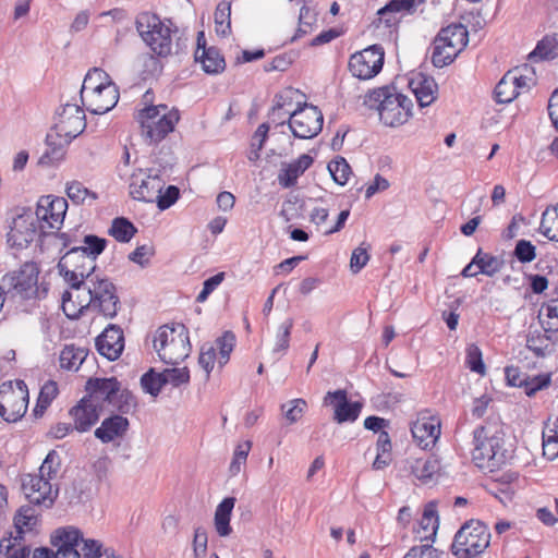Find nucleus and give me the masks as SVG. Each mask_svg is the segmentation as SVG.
<instances>
[{
	"label": "nucleus",
	"instance_id": "f257e3e1",
	"mask_svg": "<svg viewBox=\"0 0 558 558\" xmlns=\"http://www.w3.org/2000/svg\"><path fill=\"white\" fill-rule=\"evenodd\" d=\"M63 313L77 318L84 310H92L105 317L117 315L119 296L116 286L106 277L94 275L74 291H64L61 296Z\"/></svg>",
	"mask_w": 558,
	"mask_h": 558
},
{
	"label": "nucleus",
	"instance_id": "f03ea898",
	"mask_svg": "<svg viewBox=\"0 0 558 558\" xmlns=\"http://www.w3.org/2000/svg\"><path fill=\"white\" fill-rule=\"evenodd\" d=\"M364 106L374 110L379 121L389 128H399L413 117L414 104L392 83L369 90L364 96Z\"/></svg>",
	"mask_w": 558,
	"mask_h": 558
},
{
	"label": "nucleus",
	"instance_id": "7ed1b4c3",
	"mask_svg": "<svg viewBox=\"0 0 558 558\" xmlns=\"http://www.w3.org/2000/svg\"><path fill=\"white\" fill-rule=\"evenodd\" d=\"M136 29L151 51L159 57L187 53L189 38L172 29L156 14L144 13L136 19Z\"/></svg>",
	"mask_w": 558,
	"mask_h": 558
},
{
	"label": "nucleus",
	"instance_id": "20e7f679",
	"mask_svg": "<svg viewBox=\"0 0 558 558\" xmlns=\"http://www.w3.org/2000/svg\"><path fill=\"white\" fill-rule=\"evenodd\" d=\"M60 466L59 453L51 450L43 461L38 474L23 475L22 490L31 504L45 508L52 507L59 494V487L54 481Z\"/></svg>",
	"mask_w": 558,
	"mask_h": 558
},
{
	"label": "nucleus",
	"instance_id": "39448f33",
	"mask_svg": "<svg viewBox=\"0 0 558 558\" xmlns=\"http://www.w3.org/2000/svg\"><path fill=\"white\" fill-rule=\"evenodd\" d=\"M472 460L486 472H494L506 463L508 450L505 448V433L496 424L476 427L473 432Z\"/></svg>",
	"mask_w": 558,
	"mask_h": 558
},
{
	"label": "nucleus",
	"instance_id": "423d86ee",
	"mask_svg": "<svg viewBox=\"0 0 558 558\" xmlns=\"http://www.w3.org/2000/svg\"><path fill=\"white\" fill-rule=\"evenodd\" d=\"M81 97L94 114L110 111L119 100V90L108 72H87L81 88Z\"/></svg>",
	"mask_w": 558,
	"mask_h": 558
},
{
	"label": "nucleus",
	"instance_id": "0eeeda50",
	"mask_svg": "<svg viewBox=\"0 0 558 558\" xmlns=\"http://www.w3.org/2000/svg\"><path fill=\"white\" fill-rule=\"evenodd\" d=\"M140 124L143 140L151 145L161 142L169 133L173 132L180 120L179 110H168L167 105L146 106L134 114Z\"/></svg>",
	"mask_w": 558,
	"mask_h": 558
},
{
	"label": "nucleus",
	"instance_id": "6e6552de",
	"mask_svg": "<svg viewBox=\"0 0 558 558\" xmlns=\"http://www.w3.org/2000/svg\"><path fill=\"white\" fill-rule=\"evenodd\" d=\"M153 347L166 364H179L191 353L187 328L180 323L159 327L153 338Z\"/></svg>",
	"mask_w": 558,
	"mask_h": 558
},
{
	"label": "nucleus",
	"instance_id": "1a4fd4ad",
	"mask_svg": "<svg viewBox=\"0 0 558 558\" xmlns=\"http://www.w3.org/2000/svg\"><path fill=\"white\" fill-rule=\"evenodd\" d=\"M39 269L35 263H25L19 270L7 274L2 278V287L5 293L23 300L44 299L47 296L48 287L45 282H38Z\"/></svg>",
	"mask_w": 558,
	"mask_h": 558
},
{
	"label": "nucleus",
	"instance_id": "9d476101",
	"mask_svg": "<svg viewBox=\"0 0 558 558\" xmlns=\"http://www.w3.org/2000/svg\"><path fill=\"white\" fill-rule=\"evenodd\" d=\"M469 43V32L461 23L442 27L434 40L432 63L435 68L449 65Z\"/></svg>",
	"mask_w": 558,
	"mask_h": 558
},
{
	"label": "nucleus",
	"instance_id": "9b49d317",
	"mask_svg": "<svg viewBox=\"0 0 558 558\" xmlns=\"http://www.w3.org/2000/svg\"><path fill=\"white\" fill-rule=\"evenodd\" d=\"M489 542L488 527L480 521L470 520L456 533L451 553L457 558H475L489 546Z\"/></svg>",
	"mask_w": 558,
	"mask_h": 558
},
{
	"label": "nucleus",
	"instance_id": "f8f14e48",
	"mask_svg": "<svg viewBox=\"0 0 558 558\" xmlns=\"http://www.w3.org/2000/svg\"><path fill=\"white\" fill-rule=\"evenodd\" d=\"M96 263L88 258V255L81 248L72 247L59 260L58 270L60 276L70 286L69 291L77 290L78 287L93 277Z\"/></svg>",
	"mask_w": 558,
	"mask_h": 558
},
{
	"label": "nucleus",
	"instance_id": "ddd939ff",
	"mask_svg": "<svg viewBox=\"0 0 558 558\" xmlns=\"http://www.w3.org/2000/svg\"><path fill=\"white\" fill-rule=\"evenodd\" d=\"M284 114L288 116L289 129L298 138H313L323 129L324 117L316 106L305 104L298 109H287Z\"/></svg>",
	"mask_w": 558,
	"mask_h": 558
},
{
	"label": "nucleus",
	"instance_id": "4468645a",
	"mask_svg": "<svg viewBox=\"0 0 558 558\" xmlns=\"http://www.w3.org/2000/svg\"><path fill=\"white\" fill-rule=\"evenodd\" d=\"M66 209L68 202L65 198L53 195L41 196L34 213L39 223L40 233L47 235L53 233V230H59L63 223Z\"/></svg>",
	"mask_w": 558,
	"mask_h": 558
},
{
	"label": "nucleus",
	"instance_id": "2eb2a0df",
	"mask_svg": "<svg viewBox=\"0 0 558 558\" xmlns=\"http://www.w3.org/2000/svg\"><path fill=\"white\" fill-rule=\"evenodd\" d=\"M28 404V390L24 381L15 387L2 385L0 388V416L7 422H16L24 416Z\"/></svg>",
	"mask_w": 558,
	"mask_h": 558
},
{
	"label": "nucleus",
	"instance_id": "dca6fc26",
	"mask_svg": "<svg viewBox=\"0 0 558 558\" xmlns=\"http://www.w3.org/2000/svg\"><path fill=\"white\" fill-rule=\"evenodd\" d=\"M41 234L39 223L32 209L23 208L20 214L12 219L8 232V244L16 250L26 248L36 238Z\"/></svg>",
	"mask_w": 558,
	"mask_h": 558
},
{
	"label": "nucleus",
	"instance_id": "f3484780",
	"mask_svg": "<svg viewBox=\"0 0 558 558\" xmlns=\"http://www.w3.org/2000/svg\"><path fill=\"white\" fill-rule=\"evenodd\" d=\"M159 169H138L131 177L130 194L141 202H155L158 193L162 191L165 181L160 175Z\"/></svg>",
	"mask_w": 558,
	"mask_h": 558
},
{
	"label": "nucleus",
	"instance_id": "a211bd4d",
	"mask_svg": "<svg viewBox=\"0 0 558 558\" xmlns=\"http://www.w3.org/2000/svg\"><path fill=\"white\" fill-rule=\"evenodd\" d=\"M86 128V117L82 107L76 104H65L58 111L53 130L68 138H76Z\"/></svg>",
	"mask_w": 558,
	"mask_h": 558
},
{
	"label": "nucleus",
	"instance_id": "6ab92c4d",
	"mask_svg": "<svg viewBox=\"0 0 558 558\" xmlns=\"http://www.w3.org/2000/svg\"><path fill=\"white\" fill-rule=\"evenodd\" d=\"M82 532L74 526L60 527L51 536V544L57 548V558H81L77 550Z\"/></svg>",
	"mask_w": 558,
	"mask_h": 558
},
{
	"label": "nucleus",
	"instance_id": "aec40b11",
	"mask_svg": "<svg viewBox=\"0 0 558 558\" xmlns=\"http://www.w3.org/2000/svg\"><path fill=\"white\" fill-rule=\"evenodd\" d=\"M415 75L408 78V87L415 96L421 108L430 106L438 96V85L434 77L425 72H414Z\"/></svg>",
	"mask_w": 558,
	"mask_h": 558
},
{
	"label": "nucleus",
	"instance_id": "412c9836",
	"mask_svg": "<svg viewBox=\"0 0 558 558\" xmlns=\"http://www.w3.org/2000/svg\"><path fill=\"white\" fill-rule=\"evenodd\" d=\"M324 402L335 408L333 420L338 423L354 422L361 412L359 402H349L345 390L328 391Z\"/></svg>",
	"mask_w": 558,
	"mask_h": 558
},
{
	"label": "nucleus",
	"instance_id": "4be33fe9",
	"mask_svg": "<svg viewBox=\"0 0 558 558\" xmlns=\"http://www.w3.org/2000/svg\"><path fill=\"white\" fill-rule=\"evenodd\" d=\"M96 347L109 361L119 359L124 349L123 330L117 325H109L97 338Z\"/></svg>",
	"mask_w": 558,
	"mask_h": 558
},
{
	"label": "nucleus",
	"instance_id": "5701e85b",
	"mask_svg": "<svg viewBox=\"0 0 558 558\" xmlns=\"http://www.w3.org/2000/svg\"><path fill=\"white\" fill-rule=\"evenodd\" d=\"M99 411L100 408L93 402V399L84 397L69 412L73 420V428L80 433L89 430L98 421Z\"/></svg>",
	"mask_w": 558,
	"mask_h": 558
},
{
	"label": "nucleus",
	"instance_id": "b1692460",
	"mask_svg": "<svg viewBox=\"0 0 558 558\" xmlns=\"http://www.w3.org/2000/svg\"><path fill=\"white\" fill-rule=\"evenodd\" d=\"M411 433L422 449L433 448L440 436V422L435 417H420L413 423Z\"/></svg>",
	"mask_w": 558,
	"mask_h": 558
},
{
	"label": "nucleus",
	"instance_id": "393cba45",
	"mask_svg": "<svg viewBox=\"0 0 558 558\" xmlns=\"http://www.w3.org/2000/svg\"><path fill=\"white\" fill-rule=\"evenodd\" d=\"M385 51L380 45H372L353 53L349 60V70H383Z\"/></svg>",
	"mask_w": 558,
	"mask_h": 558
},
{
	"label": "nucleus",
	"instance_id": "a878e982",
	"mask_svg": "<svg viewBox=\"0 0 558 558\" xmlns=\"http://www.w3.org/2000/svg\"><path fill=\"white\" fill-rule=\"evenodd\" d=\"M73 140L62 136L58 131L51 129L46 136V151L39 158V165L53 166L63 160L68 146Z\"/></svg>",
	"mask_w": 558,
	"mask_h": 558
},
{
	"label": "nucleus",
	"instance_id": "bb28decb",
	"mask_svg": "<svg viewBox=\"0 0 558 558\" xmlns=\"http://www.w3.org/2000/svg\"><path fill=\"white\" fill-rule=\"evenodd\" d=\"M129 420L120 414H113L105 418L100 426L95 429V437L102 444L111 442L122 438L129 429Z\"/></svg>",
	"mask_w": 558,
	"mask_h": 558
},
{
	"label": "nucleus",
	"instance_id": "cd10ccee",
	"mask_svg": "<svg viewBox=\"0 0 558 558\" xmlns=\"http://www.w3.org/2000/svg\"><path fill=\"white\" fill-rule=\"evenodd\" d=\"M314 159L307 155H301L296 160L282 165L278 174L279 184L289 189L296 184L298 179L312 166Z\"/></svg>",
	"mask_w": 558,
	"mask_h": 558
},
{
	"label": "nucleus",
	"instance_id": "c85d7f7f",
	"mask_svg": "<svg viewBox=\"0 0 558 558\" xmlns=\"http://www.w3.org/2000/svg\"><path fill=\"white\" fill-rule=\"evenodd\" d=\"M87 384L90 393L86 397L93 399V402L99 408H101V401L110 403L120 388V383L114 377L90 379Z\"/></svg>",
	"mask_w": 558,
	"mask_h": 558
},
{
	"label": "nucleus",
	"instance_id": "c756f323",
	"mask_svg": "<svg viewBox=\"0 0 558 558\" xmlns=\"http://www.w3.org/2000/svg\"><path fill=\"white\" fill-rule=\"evenodd\" d=\"M558 57V33L545 35L527 54L530 62L553 60Z\"/></svg>",
	"mask_w": 558,
	"mask_h": 558
},
{
	"label": "nucleus",
	"instance_id": "7c9ffc66",
	"mask_svg": "<svg viewBox=\"0 0 558 558\" xmlns=\"http://www.w3.org/2000/svg\"><path fill=\"white\" fill-rule=\"evenodd\" d=\"M412 474L423 483H427L440 470V462L437 457L428 456L426 458H418L412 461L410 465Z\"/></svg>",
	"mask_w": 558,
	"mask_h": 558
},
{
	"label": "nucleus",
	"instance_id": "2f4dec72",
	"mask_svg": "<svg viewBox=\"0 0 558 558\" xmlns=\"http://www.w3.org/2000/svg\"><path fill=\"white\" fill-rule=\"evenodd\" d=\"M235 498H225L216 508L215 511V527L219 536H229L232 532L230 526L231 513L234 508Z\"/></svg>",
	"mask_w": 558,
	"mask_h": 558
},
{
	"label": "nucleus",
	"instance_id": "473e14b6",
	"mask_svg": "<svg viewBox=\"0 0 558 558\" xmlns=\"http://www.w3.org/2000/svg\"><path fill=\"white\" fill-rule=\"evenodd\" d=\"M88 356V350L84 347L69 344L60 353V366L66 371H78Z\"/></svg>",
	"mask_w": 558,
	"mask_h": 558
},
{
	"label": "nucleus",
	"instance_id": "72a5a7b5",
	"mask_svg": "<svg viewBox=\"0 0 558 558\" xmlns=\"http://www.w3.org/2000/svg\"><path fill=\"white\" fill-rule=\"evenodd\" d=\"M519 96L518 83L511 72H506L495 87V98L499 104H509Z\"/></svg>",
	"mask_w": 558,
	"mask_h": 558
},
{
	"label": "nucleus",
	"instance_id": "f704fd0d",
	"mask_svg": "<svg viewBox=\"0 0 558 558\" xmlns=\"http://www.w3.org/2000/svg\"><path fill=\"white\" fill-rule=\"evenodd\" d=\"M194 60L203 64V70H225L226 61L217 47L210 46L203 50L194 52Z\"/></svg>",
	"mask_w": 558,
	"mask_h": 558
},
{
	"label": "nucleus",
	"instance_id": "c9c22d12",
	"mask_svg": "<svg viewBox=\"0 0 558 558\" xmlns=\"http://www.w3.org/2000/svg\"><path fill=\"white\" fill-rule=\"evenodd\" d=\"M541 233L548 240L558 242V204L547 207L542 214Z\"/></svg>",
	"mask_w": 558,
	"mask_h": 558
},
{
	"label": "nucleus",
	"instance_id": "e433bc0d",
	"mask_svg": "<svg viewBox=\"0 0 558 558\" xmlns=\"http://www.w3.org/2000/svg\"><path fill=\"white\" fill-rule=\"evenodd\" d=\"M473 264H476L481 274L493 277L501 270L504 260L497 256L484 253L480 248L473 257Z\"/></svg>",
	"mask_w": 558,
	"mask_h": 558
},
{
	"label": "nucleus",
	"instance_id": "4c0bfd02",
	"mask_svg": "<svg viewBox=\"0 0 558 558\" xmlns=\"http://www.w3.org/2000/svg\"><path fill=\"white\" fill-rule=\"evenodd\" d=\"M37 521L38 514L34 508L29 506L21 507L14 517V526L16 529V534L20 535V538H23L25 531H32L37 524Z\"/></svg>",
	"mask_w": 558,
	"mask_h": 558
},
{
	"label": "nucleus",
	"instance_id": "58836bf2",
	"mask_svg": "<svg viewBox=\"0 0 558 558\" xmlns=\"http://www.w3.org/2000/svg\"><path fill=\"white\" fill-rule=\"evenodd\" d=\"M136 232L135 226L124 217L114 218L109 229V234L122 243L130 242Z\"/></svg>",
	"mask_w": 558,
	"mask_h": 558
},
{
	"label": "nucleus",
	"instance_id": "ea45409f",
	"mask_svg": "<svg viewBox=\"0 0 558 558\" xmlns=\"http://www.w3.org/2000/svg\"><path fill=\"white\" fill-rule=\"evenodd\" d=\"M293 328V319H284L277 328L272 353L283 355L290 347V336Z\"/></svg>",
	"mask_w": 558,
	"mask_h": 558
},
{
	"label": "nucleus",
	"instance_id": "a19ab883",
	"mask_svg": "<svg viewBox=\"0 0 558 558\" xmlns=\"http://www.w3.org/2000/svg\"><path fill=\"white\" fill-rule=\"evenodd\" d=\"M231 2L220 1L215 10L216 32L226 36L231 32Z\"/></svg>",
	"mask_w": 558,
	"mask_h": 558
},
{
	"label": "nucleus",
	"instance_id": "79ce46f5",
	"mask_svg": "<svg viewBox=\"0 0 558 558\" xmlns=\"http://www.w3.org/2000/svg\"><path fill=\"white\" fill-rule=\"evenodd\" d=\"M23 538L16 534L14 537L3 538L0 542V550H4L7 558H28L31 548L22 544Z\"/></svg>",
	"mask_w": 558,
	"mask_h": 558
},
{
	"label": "nucleus",
	"instance_id": "37998d69",
	"mask_svg": "<svg viewBox=\"0 0 558 558\" xmlns=\"http://www.w3.org/2000/svg\"><path fill=\"white\" fill-rule=\"evenodd\" d=\"M420 526L422 530L430 532L429 535L424 536L425 539H434L439 527V519L434 504L430 502L425 507L422 519L420 521Z\"/></svg>",
	"mask_w": 558,
	"mask_h": 558
},
{
	"label": "nucleus",
	"instance_id": "c03bdc74",
	"mask_svg": "<svg viewBox=\"0 0 558 558\" xmlns=\"http://www.w3.org/2000/svg\"><path fill=\"white\" fill-rule=\"evenodd\" d=\"M328 171L330 172L333 181L339 185H344L352 173L350 165L343 157H338L331 160L328 163Z\"/></svg>",
	"mask_w": 558,
	"mask_h": 558
},
{
	"label": "nucleus",
	"instance_id": "a18cd8bd",
	"mask_svg": "<svg viewBox=\"0 0 558 558\" xmlns=\"http://www.w3.org/2000/svg\"><path fill=\"white\" fill-rule=\"evenodd\" d=\"M141 386L146 393L157 397L165 386L162 372L156 373L154 368H150L141 377Z\"/></svg>",
	"mask_w": 558,
	"mask_h": 558
},
{
	"label": "nucleus",
	"instance_id": "49530a36",
	"mask_svg": "<svg viewBox=\"0 0 558 558\" xmlns=\"http://www.w3.org/2000/svg\"><path fill=\"white\" fill-rule=\"evenodd\" d=\"M83 243V246H75V248L83 250L85 254L88 255V258H92L96 263L97 257L106 248L107 240L94 234H88L84 236Z\"/></svg>",
	"mask_w": 558,
	"mask_h": 558
},
{
	"label": "nucleus",
	"instance_id": "de8ad7c7",
	"mask_svg": "<svg viewBox=\"0 0 558 558\" xmlns=\"http://www.w3.org/2000/svg\"><path fill=\"white\" fill-rule=\"evenodd\" d=\"M219 349L218 364L220 367L225 366L230 359V354L235 345V336L232 331H226L221 337L216 340Z\"/></svg>",
	"mask_w": 558,
	"mask_h": 558
},
{
	"label": "nucleus",
	"instance_id": "09e8293b",
	"mask_svg": "<svg viewBox=\"0 0 558 558\" xmlns=\"http://www.w3.org/2000/svg\"><path fill=\"white\" fill-rule=\"evenodd\" d=\"M65 193L68 197L76 205L83 204L87 197L97 199V194L92 192L78 181H71L66 183Z\"/></svg>",
	"mask_w": 558,
	"mask_h": 558
},
{
	"label": "nucleus",
	"instance_id": "8fccbe9b",
	"mask_svg": "<svg viewBox=\"0 0 558 558\" xmlns=\"http://www.w3.org/2000/svg\"><path fill=\"white\" fill-rule=\"evenodd\" d=\"M251 448L252 442L250 440L243 441L235 447L233 458L229 466V472L232 476L238 475L242 465L246 463Z\"/></svg>",
	"mask_w": 558,
	"mask_h": 558
},
{
	"label": "nucleus",
	"instance_id": "3c124183",
	"mask_svg": "<svg viewBox=\"0 0 558 558\" xmlns=\"http://www.w3.org/2000/svg\"><path fill=\"white\" fill-rule=\"evenodd\" d=\"M110 404L116 408L121 414L131 413L136 408V399L129 390H121L117 392L116 398L111 400Z\"/></svg>",
	"mask_w": 558,
	"mask_h": 558
},
{
	"label": "nucleus",
	"instance_id": "603ef678",
	"mask_svg": "<svg viewBox=\"0 0 558 558\" xmlns=\"http://www.w3.org/2000/svg\"><path fill=\"white\" fill-rule=\"evenodd\" d=\"M558 425L543 432V454L549 460L558 457Z\"/></svg>",
	"mask_w": 558,
	"mask_h": 558
},
{
	"label": "nucleus",
	"instance_id": "864d4df0",
	"mask_svg": "<svg viewBox=\"0 0 558 558\" xmlns=\"http://www.w3.org/2000/svg\"><path fill=\"white\" fill-rule=\"evenodd\" d=\"M371 245L362 242L355 250H353L350 258V267L353 274H357L366 266L369 260L368 250Z\"/></svg>",
	"mask_w": 558,
	"mask_h": 558
},
{
	"label": "nucleus",
	"instance_id": "5fc2aeb1",
	"mask_svg": "<svg viewBox=\"0 0 558 558\" xmlns=\"http://www.w3.org/2000/svg\"><path fill=\"white\" fill-rule=\"evenodd\" d=\"M424 0H390L385 7L377 11V15H379L381 20L383 16L390 13H399L402 11L410 12L415 8L416 3H421Z\"/></svg>",
	"mask_w": 558,
	"mask_h": 558
},
{
	"label": "nucleus",
	"instance_id": "6e6d98bb",
	"mask_svg": "<svg viewBox=\"0 0 558 558\" xmlns=\"http://www.w3.org/2000/svg\"><path fill=\"white\" fill-rule=\"evenodd\" d=\"M288 99H290V97L284 94L276 95L275 104L270 112L272 122H277L280 125L284 124V118L288 117L284 114V111L287 109H292V102L291 100L287 101Z\"/></svg>",
	"mask_w": 558,
	"mask_h": 558
},
{
	"label": "nucleus",
	"instance_id": "4d7b16f0",
	"mask_svg": "<svg viewBox=\"0 0 558 558\" xmlns=\"http://www.w3.org/2000/svg\"><path fill=\"white\" fill-rule=\"evenodd\" d=\"M165 385L170 384L172 387H180L190 381V371L187 367L166 368L162 371Z\"/></svg>",
	"mask_w": 558,
	"mask_h": 558
},
{
	"label": "nucleus",
	"instance_id": "13d9d810",
	"mask_svg": "<svg viewBox=\"0 0 558 558\" xmlns=\"http://www.w3.org/2000/svg\"><path fill=\"white\" fill-rule=\"evenodd\" d=\"M306 407V401L303 399H293L288 403L283 404L282 411L284 413L286 420L290 424L298 422L302 417Z\"/></svg>",
	"mask_w": 558,
	"mask_h": 558
},
{
	"label": "nucleus",
	"instance_id": "bf43d9fd",
	"mask_svg": "<svg viewBox=\"0 0 558 558\" xmlns=\"http://www.w3.org/2000/svg\"><path fill=\"white\" fill-rule=\"evenodd\" d=\"M513 255L523 264L531 263L536 257V247L527 240H519L515 244Z\"/></svg>",
	"mask_w": 558,
	"mask_h": 558
},
{
	"label": "nucleus",
	"instance_id": "052dcab7",
	"mask_svg": "<svg viewBox=\"0 0 558 558\" xmlns=\"http://www.w3.org/2000/svg\"><path fill=\"white\" fill-rule=\"evenodd\" d=\"M466 364L472 372L483 375L485 365L482 360V352L475 344H471L466 349Z\"/></svg>",
	"mask_w": 558,
	"mask_h": 558
},
{
	"label": "nucleus",
	"instance_id": "680f3d73",
	"mask_svg": "<svg viewBox=\"0 0 558 558\" xmlns=\"http://www.w3.org/2000/svg\"><path fill=\"white\" fill-rule=\"evenodd\" d=\"M217 360L216 348L213 344H204L201 349L198 363L201 367L206 372L207 377L215 366Z\"/></svg>",
	"mask_w": 558,
	"mask_h": 558
},
{
	"label": "nucleus",
	"instance_id": "e2e57ef3",
	"mask_svg": "<svg viewBox=\"0 0 558 558\" xmlns=\"http://www.w3.org/2000/svg\"><path fill=\"white\" fill-rule=\"evenodd\" d=\"M550 384L549 375H538L534 377H526L525 384L522 385L524 392L529 397H533L537 391L546 388Z\"/></svg>",
	"mask_w": 558,
	"mask_h": 558
},
{
	"label": "nucleus",
	"instance_id": "0e129e2a",
	"mask_svg": "<svg viewBox=\"0 0 558 558\" xmlns=\"http://www.w3.org/2000/svg\"><path fill=\"white\" fill-rule=\"evenodd\" d=\"M180 191L174 185H169L162 193L159 192L156 196L155 202L160 210H166L171 207L179 198Z\"/></svg>",
	"mask_w": 558,
	"mask_h": 558
},
{
	"label": "nucleus",
	"instance_id": "69168bd1",
	"mask_svg": "<svg viewBox=\"0 0 558 558\" xmlns=\"http://www.w3.org/2000/svg\"><path fill=\"white\" fill-rule=\"evenodd\" d=\"M57 395L58 386L56 381L49 380L41 387L38 396L41 413H44L45 410L50 405V403L57 397Z\"/></svg>",
	"mask_w": 558,
	"mask_h": 558
},
{
	"label": "nucleus",
	"instance_id": "338daca9",
	"mask_svg": "<svg viewBox=\"0 0 558 558\" xmlns=\"http://www.w3.org/2000/svg\"><path fill=\"white\" fill-rule=\"evenodd\" d=\"M83 544L81 547L83 558H100L102 543L93 538H83L80 541Z\"/></svg>",
	"mask_w": 558,
	"mask_h": 558
},
{
	"label": "nucleus",
	"instance_id": "774afa93",
	"mask_svg": "<svg viewBox=\"0 0 558 558\" xmlns=\"http://www.w3.org/2000/svg\"><path fill=\"white\" fill-rule=\"evenodd\" d=\"M403 558H438L437 550L429 544L413 546Z\"/></svg>",
	"mask_w": 558,
	"mask_h": 558
}]
</instances>
